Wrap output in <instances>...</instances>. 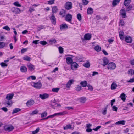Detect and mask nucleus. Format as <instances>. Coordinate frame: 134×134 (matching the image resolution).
Instances as JSON below:
<instances>
[{"mask_svg":"<svg viewBox=\"0 0 134 134\" xmlns=\"http://www.w3.org/2000/svg\"><path fill=\"white\" fill-rule=\"evenodd\" d=\"M72 4L71 2H67L65 4V8L67 10H69L72 8Z\"/></svg>","mask_w":134,"mask_h":134,"instance_id":"nucleus-1","label":"nucleus"},{"mask_svg":"<svg viewBox=\"0 0 134 134\" xmlns=\"http://www.w3.org/2000/svg\"><path fill=\"white\" fill-rule=\"evenodd\" d=\"M12 12L15 14H19L20 13L21 10L19 8L13 7L11 9Z\"/></svg>","mask_w":134,"mask_h":134,"instance_id":"nucleus-2","label":"nucleus"},{"mask_svg":"<svg viewBox=\"0 0 134 134\" xmlns=\"http://www.w3.org/2000/svg\"><path fill=\"white\" fill-rule=\"evenodd\" d=\"M116 67V65L114 63L111 62L109 63L108 65V69L113 70Z\"/></svg>","mask_w":134,"mask_h":134,"instance_id":"nucleus-3","label":"nucleus"},{"mask_svg":"<svg viewBox=\"0 0 134 134\" xmlns=\"http://www.w3.org/2000/svg\"><path fill=\"white\" fill-rule=\"evenodd\" d=\"M4 129L5 131H12L14 129L13 126L12 125H6L4 126Z\"/></svg>","mask_w":134,"mask_h":134,"instance_id":"nucleus-4","label":"nucleus"},{"mask_svg":"<svg viewBox=\"0 0 134 134\" xmlns=\"http://www.w3.org/2000/svg\"><path fill=\"white\" fill-rule=\"evenodd\" d=\"M72 15L69 14H68L66 16L65 20L66 21L70 22L71 24H72L71 21L72 19Z\"/></svg>","mask_w":134,"mask_h":134,"instance_id":"nucleus-5","label":"nucleus"},{"mask_svg":"<svg viewBox=\"0 0 134 134\" xmlns=\"http://www.w3.org/2000/svg\"><path fill=\"white\" fill-rule=\"evenodd\" d=\"M66 113L65 111L63 112H60L59 113H57L54 114L53 115H50L49 116V118H53V117L57 116V115H64Z\"/></svg>","mask_w":134,"mask_h":134,"instance_id":"nucleus-6","label":"nucleus"},{"mask_svg":"<svg viewBox=\"0 0 134 134\" xmlns=\"http://www.w3.org/2000/svg\"><path fill=\"white\" fill-rule=\"evenodd\" d=\"M4 104L5 105H7V107H9L11 106L12 104V100H5L4 103Z\"/></svg>","mask_w":134,"mask_h":134,"instance_id":"nucleus-7","label":"nucleus"},{"mask_svg":"<svg viewBox=\"0 0 134 134\" xmlns=\"http://www.w3.org/2000/svg\"><path fill=\"white\" fill-rule=\"evenodd\" d=\"M49 95L47 93H44L43 94H40L39 95V97L42 100L48 98L49 97Z\"/></svg>","mask_w":134,"mask_h":134,"instance_id":"nucleus-8","label":"nucleus"},{"mask_svg":"<svg viewBox=\"0 0 134 134\" xmlns=\"http://www.w3.org/2000/svg\"><path fill=\"white\" fill-rule=\"evenodd\" d=\"M35 103L34 101L33 100H28L26 103V105L29 107H30L33 105Z\"/></svg>","mask_w":134,"mask_h":134,"instance_id":"nucleus-9","label":"nucleus"},{"mask_svg":"<svg viewBox=\"0 0 134 134\" xmlns=\"http://www.w3.org/2000/svg\"><path fill=\"white\" fill-rule=\"evenodd\" d=\"M92 37L91 34L88 33L85 34L84 36V39L86 40H89Z\"/></svg>","mask_w":134,"mask_h":134,"instance_id":"nucleus-10","label":"nucleus"},{"mask_svg":"<svg viewBox=\"0 0 134 134\" xmlns=\"http://www.w3.org/2000/svg\"><path fill=\"white\" fill-rule=\"evenodd\" d=\"M71 68L73 70H74L75 69L77 68L78 67V65L75 62H73L71 64Z\"/></svg>","mask_w":134,"mask_h":134,"instance_id":"nucleus-11","label":"nucleus"},{"mask_svg":"<svg viewBox=\"0 0 134 134\" xmlns=\"http://www.w3.org/2000/svg\"><path fill=\"white\" fill-rule=\"evenodd\" d=\"M50 20H51L52 23L55 25L56 24V18L53 14H52L51 16Z\"/></svg>","mask_w":134,"mask_h":134,"instance_id":"nucleus-12","label":"nucleus"},{"mask_svg":"<svg viewBox=\"0 0 134 134\" xmlns=\"http://www.w3.org/2000/svg\"><path fill=\"white\" fill-rule=\"evenodd\" d=\"M42 86V84L40 82H38L36 83H34V87L37 89H40Z\"/></svg>","mask_w":134,"mask_h":134,"instance_id":"nucleus-13","label":"nucleus"},{"mask_svg":"<svg viewBox=\"0 0 134 134\" xmlns=\"http://www.w3.org/2000/svg\"><path fill=\"white\" fill-rule=\"evenodd\" d=\"M125 41L127 42L130 43L132 42V39L130 36H127L125 37Z\"/></svg>","mask_w":134,"mask_h":134,"instance_id":"nucleus-14","label":"nucleus"},{"mask_svg":"<svg viewBox=\"0 0 134 134\" xmlns=\"http://www.w3.org/2000/svg\"><path fill=\"white\" fill-rule=\"evenodd\" d=\"M66 60L68 64H71L73 63L72 59L70 57H67L66 58Z\"/></svg>","mask_w":134,"mask_h":134,"instance_id":"nucleus-15","label":"nucleus"},{"mask_svg":"<svg viewBox=\"0 0 134 134\" xmlns=\"http://www.w3.org/2000/svg\"><path fill=\"white\" fill-rule=\"evenodd\" d=\"M13 93L9 94L7 95L6 98L7 100H12L13 96Z\"/></svg>","mask_w":134,"mask_h":134,"instance_id":"nucleus-16","label":"nucleus"},{"mask_svg":"<svg viewBox=\"0 0 134 134\" xmlns=\"http://www.w3.org/2000/svg\"><path fill=\"white\" fill-rule=\"evenodd\" d=\"M121 14L122 15L123 18H125L126 17V13L124 9H122L121 10Z\"/></svg>","mask_w":134,"mask_h":134,"instance_id":"nucleus-17","label":"nucleus"},{"mask_svg":"<svg viewBox=\"0 0 134 134\" xmlns=\"http://www.w3.org/2000/svg\"><path fill=\"white\" fill-rule=\"evenodd\" d=\"M27 66L28 69L31 71H32L34 70V66L31 64L28 63L27 64Z\"/></svg>","mask_w":134,"mask_h":134,"instance_id":"nucleus-18","label":"nucleus"},{"mask_svg":"<svg viewBox=\"0 0 134 134\" xmlns=\"http://www.w3.org/2000/svg\"><path fill=\"white\" fill-rule=\"evenodd\" d=\"M103 60V63L102 64V65L104 66L108 64L109 63V60L106 57L104 58Z\"/></svg>","mask_w":134,"mask_h":134,"instance_id":"nucleus-19","label":"nucleus"},{"mask_svg":"<svg viewBox=\"0 0 134 134\" xmlns=\"http://www.w3.org/2000/svg\"><path fill=\"white\" fill-rule=\"evenodd\" d=\"M74 82V80L72 79L70 80L66 84V87L67 88H69L71 85L72 83Z\"/></svg>","mask_w":134,"mask_h":134,"instance_id":"nucleus-20","label":"nucleus"},{"mask_svg":"<svg viewBox=\"0 0 134 134\" xmlns=\"http://www.w3.org/2000/svg\"><path fill=\"white\" fill-rule=\"evenodd\" d=\"M119 36L120 39L121 40H123L124 38V33L122 31H121L119 32Z\"/></svg>","mask_w":134,"mask_h":134,"instance_id":"nucleus-21","label":"nucleus"},{"mask_svg":"<svg viewBox=\"0 0 134 134\" xmlns=\"http://www.w3.org/2000/svg\"><path fill=\"white\" fill-rule=\"evenodd\" d=\"M93 12V9L91 7L88 8L87 9V13L88 15L92 14Z\"/></svg>","mask_w":134,"mask_h":134,"instance_id":"nucleus-22","label":"nucleus"},{"mask_svg":"<svg viewBox=\"0 0 134 134\" xmlns=\"http://www.w3.org/2000/svg\"><path fill=\"white\" fill-rule=\"evenodd\" d=\"M120 97L123 102H125L126 99V96L124 93H123L121 94Z\"/></svg>","mask_w":134,"mask_h":134,"instance_id":"nucleus-23","label":"nucleus"},{"mask_svg":"<svg viewBox=\"0 0 134 134\" xmlns=\"http://www.w3.org/2000/svg\"><path fill=\"white\" fill-rule=\"evenodd\" d=\"M21 71L23 72H25L27 70V68L25 66H21L20 68Z\"/></svg>","mask_w":134,"mask_h":134,"instance_id":"nucleus-24","label":"nucleus"},{"mask_svg":"<svg viewBox=\"0 0 134 134\" xmlns=\"http://www.w3.org/2000/svg\"><path fill=\"white\" fill-rule=\"evenodd\" d=\"M68 28V26L66 24H62L60 26V29L61 30H62L63 29H65Z\"/></svg>","mask_w":134,"mask_h":134,"instance_id":"nucleus-25","label":"nucleus"},{"mask_svg":"<svg viewBox=\"0 0 134 134\" xmlns=\"http://www.w3.org/2000/svg\"><path fill=\"white\" fill-rule=\"evenodd\" d=\"M126 121L125 120L119 121L115 123V125H124Z\"/></svg>","mask_w":134,"mask_h":134,"instance_id":"nucleus-26","label":"nucleus"},{"mask_svg":"<svg viewBox=\"0 0 134 134\" xmlns=\"http://www.w3.org/2000/svg\"><path fill=\"white\" fill-rule=\"evenodd\" d=\"M80 84L83 87H86L87 84V83L86 81H82L80 83Z\"/></svg>","mask_w":134,"mask_h":134,"instance_id":"nucleus-27","label":"nucleus"},{"mask_svg":"<svg viewBox=\"0 0 134 134\" xmlns=\"http://www.w3.org/2000/svg\"><path fill=\"white\" fill-rule=\"evenodd\" d=\"M23 59L27 61H30L32 60L31 58L27 56H25L23 57Z\"/></svg>","mask_w":134,"mask_h":134,"instance_id":"nucleus-28","label":"nucleus"},{"mask_svg":"<svg viewBox=\"0 0 134 134\" xmlns=\"http://www.w3.org/2000/svg\"><path fill=\"white\" fill-rule=\"evenodd\" d=\"M39 110L37 109H35L32 111L31 113H30V115L32 116L35 114H37L39 112Z\"/></svg>","mask_w":134,"mask_h":134,"instance_id":"nucleus-29","label":"nucleus"},{"mask_svg":"<svg viewBox=\"0 0 134 134\" xmlns=\"http://www.w3.org/2000/svg\"><path fill=\"white\" fill-rule=\"evenodd\" d=\"M117 87V85L116 83L114 82H113L111 86V88L112 90L116 89Z\"/></svg>","mask_w":134,"mask_h":134,"instance_id":"nucleus-30","label":"nucleus"},{"mask_svg":"<svg viewBox=\"0 0 134 134\" xmlns=\"http://www.w3.org/2000/svg\"><path fill=\"white\" fill-rule=\"evenodd\" d=\"M131 2V0H124V4L125 6H128Z\"/></svg>","mask_w":134,"mask_h":134,"instance_id":"nucleus-31","label":"nucleus"},{"mask_svg":"<svg viewBox=\"0 0 134 134\" xmlns=\"http://www.w3.org/2000/svg\"><path fill=\"white\" fill-rule=\"evenodd\" d=\"M83 59V58L81 56L77 57H76V61L78 62H82Z\"/></svg>","mask_w":134,"mask_h":134,"instance_id":"nucleus-32","label":"nucleus"},{"mask_svg":"<svg viewBox=\"0 0 134 134\" xmlns=\"http://www.w3.org/2000/svg\"><path fill=\"white\" fill-rule=\"evenodd\" d=\"M52 11L53 13H55L58 12V9L57 6L53 7L52 8Z\"/></svg>","mask_w":134,"mask_h":134,"instance_id":"nucleus-33","label":"nucleus"},{"mask_svg":"<svg viewBox=\"0 0 134 134\" xmlns=\"http://www.w3.org/2000/svg\"><path fill=\"white\" fill-rule=\"evenodd\" d=\"M120 0H113L112 3V5L114 6H115L119 3Z\"/></svg>","mask_w":134,"mask_h":134,"instance_id":"nucleus-34","label":"nucleus"},{"mask_svg":"<svg viewBox=\"0 0 134 134\" xmlns=\"http://www.w3.org/2000/svg\"><path fill=\"white\" fill-rule=\"evenodd\" d=\"M83 66L86 68H89L90 66V64L89 62L88 61H87L86 63L83 64Z\"/></svg>","mask_w":134,"mask_h":134,"instance_id":"nucleus-35","label":"nucleus"},{"mask_svg":"<svg viewBox=\"0 0 134 134\" xmlns=\"http://www.w3.org/2000/svg\"><path fill=\"white\" fill-rule=\"evenodd\" d=\"M21 110V109H20L19 108H16L14 109L12 112V114H14L15 113H17Z\"/></svg>","mask_w":134,"mask_h":134,"instance_id":"nucleus-36","label":"nucleus"},{"mask_svg":"<svg viewBox=\"0 0 134 134\" xmlns=\"http://www.w3.org/2000/svg\"><path fill=\"white\" fill-rule=\"evenodd\" d=\"M95 50L97 52H99L101 49V47L98 45L96 46L95 47Z\"/></svg>","mask_w":134,"mask_h":134,"instance_id":"nucleus-37","label":"nucleus"},{"mask_svg":"<svg viewBox=\"0 0 134 134\" xmlns=\"http://www.w3.org/2000/svg\"><path fill=\"white\" fill-rule=\"evenodd\" d=\"M71 125L70 124L68 125L65 127H64V130H66L68 129H71Z\"/></svg>","mask_w":134,"mask_h":134,"instance_id":"nucleus-38","label":"nucleus"},{"mask_svg":"<svg viewBox=\"0 0 134 134\" xmlns=\"http://www.w3.org/2000/svg\"><path fill=\"white\" fill-rule=\"evenodd\" d=\"M86 100V98L84 97H81L80 99V102L81 103H84Z\"/></svg>","mask_w":134,"mask_h":134,"instance_id":"nucleus-39","label":"nucleus"},{"mask_svg":"<svg viewBox=\"0 0 134 134\" xmlns=\"http://www.w3.org/2000/svg\"><path fill=\"white\" fill-rule=\"evenodd\" d=\"M59 15H61L62 17H64L65 15V11L64 10L60 11L59 13Z\"/></svg>","mask_w":134,"mask_h":134,"instance_id":"nucleus-40","label":"nucleus"},{"mask_svg":"<svg viewBox=\"0 0 134 134\" xmlns=\"http://www.w3.org/2000/svg\"><path fill=\"white\" fill-rule=\"evenodd\" d=\"M5 43L0 42V49L3 48L5 46Z\"/></svg>","mask_w":134,"mask_h":134,"instance_id":"nucleus-41","label":"nucleus"},{"mask_svg":"<svg viewBox=\"0 0 134 134\" xmlns=\"http://www.w3.org/2000/svg\"><path fill=\"white\" fill-rule=\"evenodd\" d=\"M13 4L14 5L17 7H20L21 6V5L19 3V2L18 1L14 2L13 3Z\"/></svg>","mask_w":134,"mask_h":134,"instance_id":"nucleus-42","label":"nucleus"},{"mask_svg":"<svg viewBox=\"0 0 134 134\" xmlns=\"http://www.w3.org/2000/svg\"><path fill=\"white\" fill-rule=\"evenodd\" d=\"M47 112H44L42 113L41 114V116L42 118H43L46 116L47 115Z\"/></svg>","mask_w":134,"mask_h":134,"instance_id":"nucleus-43","label":"nucleus"},{"mask_svg":"<svg viewBox=\"0 0 134 134\" xmlns=\"http://www.w3.org/2000/svg\"><path fill=\"white\" fill-rule=\"evenodd\" d=\"M59 89V88H53L52 89V91L53 92L57 93Z\"/></svg>","mask_w":134,"mask_h":134,"instance_id":"nucleus-44","label":"nucleus"},{"mask_svg":"<svg viewBox=\"0 0 134 134\" xmlns=\"http://www.w3.org/2000/svg\"><path fill=\"white\" fill-rule=\"evenodd\" d=\"M35 10L34 8L32 7H30L29 8V11L30 13H31L33 11Z\"/></svg>","mask_w":134,"mask_h":134,"instance_id":"nucleus-45","label":"nucleus"},{"mask_svg":"<svg viewBox=\"0 0 134 134\" xmlns=\"http://www.w3.org/2000/svg\"><path fill=\"white\" fill-rule=\"evenodd\" d=\"M77 16L78 19L79 21H80L81 20V16L80 14L78 13L77 14Z\"/></svg>","mask_w":134,"mask_h":134,"instance_id":"nucleus-46","label":"nucleus"},{"mask_svg":"<svg viewBox=\"0 0 134 134\" xmlns=\"http://www.w3.org/2000/svg\"><path fill=\"white\" fill-rule=\"evenodd\" d=\"M39 128H37L35 130L32 131V133L33 134H36L37 133L39 132Z\"/></svg>","mask_w":134,"mask_h":134,"instance_id":"nucleus-47","label":"nucleus"},{"mask_svg":"<svg viewBox=\"0 0 134 134\" xmlns=\"http://www.w3.org/2000/svg\"><path fill=\"white\" fill-rule=\"evenodd\" d=\"M55 0H49L47 2L48 4L49 5H52L54 3V1Z\"/></svg>","mask_w":134,"mask_h":134,"instance_id":"nucleus-48","label":"nucleus"},{"mask_svg":"<svg viewBox=\"0 0 134 134\" xmlns=\"http://www.w3.org/2000/svg\"><path fill=\"white\" fill-rule=\"evenodd\" d=\"M76 90L77 91H79L81 90V86L77 85L76 88Z\"/></svg>","mask_w":134,"mask_h":134,"instance_id":"nucleus-49","label":"nucleus"},{"mask_svg":"<svg viewBox=\"0 0 134 134\" xmlns=\"http://www.w3.org/2000/svg\"><path fill=\"white\" fill-rule=\"evenodd\" d=\"M30 78H31L32 80H35L36 79V77L35 76H32L28 77L27 78V80H29Z\"/></svg>","mask_w":134,"mask_h":134,"instance_id":"nucleus-50","label":"nucleus"},{"mask_svg":"<svg viewBox=\"0 0 134 134\" xmlns=\"http://www.w3.org/2000/svg\"><path fill=\"white\" fill-rule=\"evenodd\" d=\"M59 53H62L63 52V49L61 47H59Z\"/></svg>","mask_w":134,"mask_h":134,"instance_id":"nucleus-51","label":"nucleus"},{"mask_svg":"<svg viewBox=\"0 0 134 134\" xmlns=\"http://www.w3.org/2000/svg\"><path fill=\"white\" fill-rule=\"evenodd\" d=\"M0 65H1V66L3 67H7L8 65L5 63L2 62L0 63Z\"/></svg>","mask_w":134,"mask_h":134,"instance_id":"nucleus-52","label":"nucleus"},{"mask_svg":"<svg viewBox=\"0 0 134 134\" xmlns=\"http://www.w3.org/2000/svg\"><path fill=\"white\" fill-rule=\"evenodd\" d=\"M132 8V7L131 5H130L128 6L126 9V11H129L131 10Z\"/></svg>","mask_w":134,"mask_h":134,"instance_id":"nucleus-53","label":"nucleus"},{"mask_svg":"<svg viewBox=\"0 0 134 134\" xmlns=\"http://www.w3.org/2000/svg\"><path fill=\"white\" fill-rule=\"evenodd\" d=\"M40 43L43 45H45L47 43V42L45 41H41L40 42Z\"/></svg>","mask_w":134,"mask_h":134,"instance_id":"nucleus-54","label":"nucleus"},{"mask_svg":"<svg viewBox=\"0 0 134 134\" xmlns=\"http://www.w3.org/2000/svg\"><path fill=\"white\" fill-rule=\"evenodd\" d=\"M124 21L122 20H120L119 23V25L123 26L124 25Z\"/></svg>","mask_w":134,"mask_h":134,"instance_id":"nucleus-55","label":"nucleus"},{"mask_svg":"<svg viewBox=\"0 0 134 134\" xmlns=\"http://www.w3.org/2000/svg\"><path fill=\"white\" fill-rule=\"evenodd\" d=\"M83 5H87L88 3V1L87 0H82Z\"/></svg>","mask_w":134,"mask_h":134,"instance_id":"nucleus-56","label":"nucleus"},{"mask_svg":"<svg viewBox=\"0 0 134 134\" xmlns=\"http://www.w3.org/2000/svg\"><path fill=\"white\" fill-rule=\"evenodd\" d=\"M3 29L8 31H9L10 30V28L7 25L5 26L4 27H3Z\"/></svg>","mask_w":134,"mask_h":134,"instance_id":"nucleus-57","label":"nucleus"},{"mask_svg":"<svg viewBox=\"0 0 134 134\" xmlns=\"http://www.w3.org/2000/svg\"><path fill=\"white\" fill-rule=\"evenodd\" d=\"M107 107H106L102 112V114L105 115L107 113Z\"/></svg>","mask_w":134,"mask_h":134,"instance_id":"nucleus-58","label":"nucleus"},{"mask_svg":"<svg viewBox=\"0 0 134 134\" xmlns=\"http://www.w3.org/2000/svg\"><path fill=\"white\" fill-rule=\"evenodd\" d=\"M112 110L117 112V111L118 108L115 106H112Z\"/></svg>","mask_w":134,"mask_h":134,"instance_id":"nucleus-59","label":"nucleus"},{"mask_svg":"<svg viewBox=\"0 0 134 134\" xmlns=\"http://www.w3.org/2000/svg\"><path fill=\"white\" fill-rule=\"evenodd\" d=\"M56 42V41L55 39L50 40L49 41V42L51 43V44L54 43H55Z\"/></svg>","mask_w":134,"mask_h":134,"instance_id":"nucleus-60","label":"nucleus"},{"mask_svg":"<svg viewBox=\"0 0 134 134\" xmlns=\"http://www.w3.org/2000/svg\"><path fill=\"white\" fill-rule=\"evenodd\" d=\"M87 86L88 88V90L92 91L93 90V88L92 86L90 85H87Z\"/></svg>","mask_w":134,"mask_h":134,"instance_id":"nucleus-61","label":"nucleus"},{"mask_svg":"<svg viewBox=\"0 0 134 134\" xmlns=\"http://www.w3.org/2000/svg\"><path fill=\"white\" fill-rule=\"evenodd\" d=\"M27 50V48H23L21 50V53L23 54L26 52Z\"/></svg>","mask_w":134,"mask_h":134,"instance_id":"nucleus-62","label":"nucleus"},{"mask_svg":"<svg viewBox=\"0 0 134 134\" xmlns=\"http://www.w3.org/2000/svg\"><path fill=\"white\" fill-rule=\"evenodd\" d=\"M1 109L5 112H7L8 110V109L5 107L2 108Z\"/></svg>","mask_w":134,"mask_h":134,"instance_id":"nucleus-63","label":"nucleus"},{"mask_svg":"<svg viewBox=\"0 0 134 134\" xmlns=\"http://www.w3.org/2000/svg\"><path fill=\"white\" fill-rule=\"evenodd\" d=\"M101 127L100 126H97L96 128H93V130L95 131H97Z\"/></svg>","mask_w":134,"mask_h":134,"instance_id":"nucleus-64","label":"nucleus"}]
</instances>
